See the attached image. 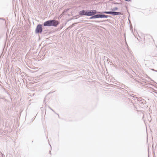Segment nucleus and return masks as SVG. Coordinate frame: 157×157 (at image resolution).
<instances>
[{"label": "nucleus", "instance_id": "obj_1", "mask_svg": "<svg viewBox=\"0 0 157 157\" xmlns=\"http://www.w3.org/2000/svg\"><path fill=\"white\" fill-rule=\"evenodd\" d=\"M59 24V22L54 19L49 20L45 21L43 23L44 26H54L56 27Z\"/></svg>", "mask_w": 157, "mask_h": 157}, {"label": "nucleus", "instance_id": "obj_2", "mask_svg": "<svg viewBox=\"0 0 157 157\" xmlns=\"http://www.w3.org/2000/svg\"><path fill=\"white\" fill-rule=\"evenodd\" d=\"M43 31L42 25L39 24L37 25L35 32L36 34H39L42 33Z\"/></svg>", "mask_w": 157, "mask_h": 157}, {"label": "nucleus", "instance_id": "obj_3", "mask_svg": "<svg viewBox=\"0 0 157 157\" xmlns=\"http://www.w3.org/2000/svg\"><path fill=\"white\" fill-rule=\"evenodd\" d=\"M101 12H98L95 10H88V16H91L96 15V13H100Z\"/></svg>", "mask_w": 157, "mask_h": 157}, {"label": "nucleus", "instance_id": "obj_4", "mask_svg": "<svg viewBox=\"0 0 157 157\" xmlns=\"http://www.w3.org/2000/svg\"><path fill=\"white\" fill-rule=\"evenodd\" d=\"M78 14L80 16L82 15L88 16V10H82L78 12Z\"/></svg>", "mask_w": 157, "mask_h": 157}, {"label": "nucleus", "instance_id": "obj_5", "mask_svg": "<svg viewBox=\"0 0 157 157\" xmlns=\"http://www.w3.org/2000/svg\"><path fill=\"white\" fill-rule=\"evenodd\" d=\"M96 15L97 18H107L109 17H110V16L107 15L102 14H97Z\"/></svg>", "mask_w": 157, "mask_h": 157}, {"label": "nucleus", "instance_id": "obj_6", "mask_svg": "<svg viewBox=\"0 0 157 157\" xmlns=\"http://www.w3.org/2000/svg\"><path fill=\"white\" fill-rule=\"evenodd\" d=\"M137 101H139L141 104H145L146 103V101L142 99L141 98H136Z\"/></svg>", "mask_w": 157, "mask_h": 157}, {"label": "nucleus", "instance_id": "obj_7", "mask_svg": "<svg viewBox=\"0 0 157 157\" xmlns=\"http://www.w3.org/2000/svg\"><path fill=\"white\" fill-rule=\"evenodd\" d=\"M122 14L121 13V12L113 11L112 15H113L114 16L117 15H122Z\"/></svg>", "mask_w": 157, "mask_h": 157}, {"label": "nucleus", "instance_id": "obj_8", "mask_svg": "<svg viewBox=\"0 0 157 157\" xmlns=\"http://www.w3.org/2000/svg\"><path fill=\"white\" fill-rule=\"evenodd\" d=\"M101 12V13H105L107 14H109L112 15L113 14V11H103V12Z\"/></svg>", "mask_w": 157, "mask_h": 157}, {"label": "nucleus", "instance_id": "obj_9", "mask_svg": "<svg viewBox=\"0 0 157 157\" xmlns=\"http://www.w3.org/2000/svg\"><path fill=\"white\" fill-rule=\"evenodd\" d=\"M91 16H92L90 18V19H95V18H97L96 14V15H92Z\"/></svg>", "mask_w": 157, "mask_h": 157}, {"label": "nucleus", "instance_id": "obj_10", "mask_svg": "<svg viewBox=\"0 0 157 157\" xmlns=\"http://www.w3.org/2000/svg\"><path fill=\"white\" fill-rule=\"evenodd\" d=\"M118 10V8L117 7H115L112 9V10L113 11H116Z\"/></svg>", "mask_w": 157, "mask_h": 157}, {"label": "nucleus", "instance_id": "obj_11", "mask_svg": "<svg viewBox=\"0 0 157 157\" xmlns=\"http://www.w3.org/2000/svg\"><path fill=\"white\" fill-rule=\"evenodd\" d=\"M75 24H73L71 26L69 27L67 29H69V28H71L72 27H73L74 26V25Z\"/></svg>", "mask_w": 157, "mask_h": 157}, {"label": "nucleus", "instance_id": "obj_12", "mask_svg": "<svg viewBox=\"0 0 157 157\" xmlns=\"http://www.w3.org/2000/svg\"><path fill=\"white\" fill-rule=\"evenodd\" d=\"M133 97L134 98V99L136 100H137V99H136V98H138L137 97Z\"/></svg>", "mask_w": 157, "mask_h": 157}, {"label": "nucleus", "instance_id": "obj_13", "mask_svg": "<svg viewBox=\"0 0 157 157\" xmlns=\"http://www.w3.org/2000/svg\"><path fill=\"white\" fill-rule=\"evenodd\" d=\"M125 0V1H127V2L130 1H131V0Z\"/></svg>", "mask_w": 157, "mask_h": 157}, {"label": "nucleus", "instance_id": "obj_14", "mask_svg": "<svg viewBox=\"0 0 157 157\" xmlns=\"http://www.w3.org/2000/svg\"><path fill=\"white\" fill-rule=\"evenodd\" d=\"M107 62L109 61V59L107 57Z\"/></svg>", "mask_w": 157, "mask_h": 157}, {"label": "nucleus", "instance_id": "obj_15", "mask_svg": "<svg viewBox=\"0 0 157 157\" xmlns=\"http://www.w3.org/2000/svg\"><path fill=\"white\" fill-rule=\"evenodd\" d=\"M49 108L51 109V110H52V111H54H54L52 109H51V108L50 107H49Z\"/></svg>", "mask_w": 157, "mask_h": 157}, {"label": "nucleus", "instance_id": "obj_16", "mask_svg": "<svg viewBox=\"0 0 157 157\" xmlns=\"http://www.w3.org/2000/svg\"><path fill=\"white\" fill-rule=\"evenodd\" d=\"M96 21V22H101V21Z\"/></svg>", "mask_w": 157, "mask_h": 157}, {"label": "nucleus", "instance_id": "obj_17", "mask_svg": "<svg viewBox=\"0 0 157 157\" xmlns=\"http://www.w3.org/2000/svg\"><path fill=\"white\" fill-rule=\"evenodd\" d=\"M114 4H118L119 3H114Z\"/></svg>", "mask_w": 157, "mask_h": 157}, {"label": "nucleus", "instance_id": "obj_18", "mask_svg": "<svg viewBox=\"0 0 157 157\" xmlns=\"http://www.w3.org/2000/svg\"><path fill=\"white\" fill-rule=\"evenodd\" d=\"M0 19L3 20L4 19L3 18H0Z\"/></svg>", "mask_w": 157, "mask_h": 157}, {"label": "nucleus", "instance_id": "obj_19", "mask_svg": "<svg viewBox=\"0 0 157 157\" xmlns=\"http://www.w3.org/2000/svg\"><path fill=\"white\" fill-rule=\"evenodd\" d=\"M49 153H50V154H51V151H49Z\"/></svg>", "mask_w": 157, "mask_h": 157}, {"label": "nucleus", "instance_id": "obj_20", "mask_svg": "<svg viewBox=\"0 0 157 157\" xmlns=\"http://www.w3.org/2000/svg\"><path fill=\"white\" fill-rule=\"evenodd\" d=\"M152 70H153V71H155V70H154V69H152Z\"/></svg>", "mask_w": 157, "mask_h": 157}, {"label": "nucleus", "instance_id": "obj_21", "mask_svg": "<svg viewBox=\"0 0 157 157\" xmlns=\"http://www.w3.org/2000/svg\"><path fill=\"white\" fill-rule=\"evenodd\" d=\"M155 71L157 72V71Z\"/></svg>", "mask_w": 157, "mask_h": 157}]
</instances>
